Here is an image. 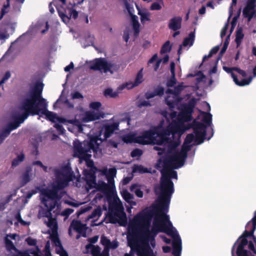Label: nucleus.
<instances>
[{"label": "nucleus", "instance_id": "nucleus-19", "mask_svg": "<svg viewBox=\"0 0 256 256\" xmlns=\"http://www.w3.org/2000/svg\"><path fill=\"white\" fill-rule=\"evenodd\" d=\"M118 122L105 124L104 126V140H106L111 136L114 130H118Z\"/></svg>", "mask_w": 256, "mask_h": 256}, {"label": "nucleus", "instance_id": "nucleus-40", "mask_svg": "<svg viewBox=\"0 0 256 256\" xmlns=\"http://www.w3.org/2000/svg\"><path fill=\"white\" fill-rule=\"evenodd\" d=\"M90 177L86 180V184L89 189H92L96 186V176L93 174H90Z\"/></svg>", "mask_w": 256, "mask_h": 256}, {"label": "nucleus", "instance_id": "nucleus-49", "mask_svg": "<svg viewBox=\"0 0 256 256\" xmlns=\"http://www.w3.org/2000/svg\"><path fill=\"white\" fill-rule=\"evenodd\" d=\"M172 47L170 46V42L169 40L166 41L162 46L160 52L161 54L168 52L170 51Z\"/></svg>", "mask_w": 256, "mask_h": 256}, {"label": "nucleus", "instance_id": "nucleus-20", "mask_svg": "<svg viewBox=\"0 0 256 256\" xmlns=\"http://www.w3.org/2000/svg\"><path fill=\"white\" fill-rule=\"evenodd\" d=\"M70 170L71 169L68 166H65L60 170H56L55 174L56 178H62L70 180Z\"/></svg>", "mask_w": 256, "mask_h": 256}, {"label": "nucleus", "instance_id": "nucleus-27", "mask_svg": "<svg viewBox=\"0 0 256 256\" xmlns=\"http://www.w3.org/2000/svg\"><path fill=\"white\" fill-rule=\"evenodd\" d=\"M125 88L124 86H121L118 88L116 91L114 92L111 88H108L106 89L104 92V94L105 96H109L112 98H116L118 96V94L121 91Z\"/></svg>", "mask_w": 256, "mask_h": 256}, {"label": "nucleus", "instance_id": "nucleus-45", "mask_svg": "<svg viewBox=\"0 0 256 256\" xmlns=\"http://www.w3.org/2000/svg\"><path fill=\"white\" fill-rule=\"evenodd\" d=\"M142 69H141L137 74L134 83L131 88L138 86L143 81Z\"/></svg>", "mask_w": 256, "mask_h": 256}, {"label": "nucleus", "instance_id": "nucleus-16", "mask_svg": "<svg viewBox=\"0 0 256 256\" xmlns=\"http://www.w3.org/2000/svg\"><path fill=\"white\" fill-rule=\"evenodd\" d=\"M173 234L174 237H172L174 240L172 243V254L174 256H180L182 251V240L176 230L174 232Z\"/></svg>", "mask_w": 256, "mask_h": 256}, {"label": "nucleus", "instance_id": "nucleus-42", "mask_svg": "<svg viewBox=\"0 0 256 256\" xmlns=\"http://www.w3.org/2000/svg\"><path fill=\"white\" fill-rule=\"evenodd\" d=\"M4 242L6 249L8 252H10L12 250H14L16 252L18 248L15 246L12 242L8 238L5 237Z\"/></svg>", "mask_w": 256, "mask_h": 256}, {"label": "nucleus", "instance_id": "nucleus-31", "mask_svg": "<svg viewBox=\"0 0 256 256\" xmlns=\"http://www.w3.org/2000/svg\"><path fill=\"white\" fill-rule=\"evenodd\" d=\"M95 188L104 194H107L110 192V186L105 182L102 180H99Z\"/></svg>", "mask_w": 256, "mask_h": 256}, {"label": "nucleus", "instance_id": "nucleus-34", "mask_svg": "<svg viewBox=\"0 0 256 256\" xmlns=\"http://www.w3.org/2000/svg\"><path fill=\"white\" fill-rule=\"evenodd\" d=\"M232 78H233L235 84L238 86H244L248 85L250 84L252 79V76H250L248 78H244L242 80L239 81L237 76L234 74H232Z\"/></svg>", "mask_w": 256, "mask_h": 256}, {"label": "nucleus", "instance_id": "nucleus-28", "mask_svg": "<svg viewBox=\"0 0 256 256\" xmlns=\"http://www.w3.org/2000/svg\"><path fill=\"white\" fill-rule=\"evenodd\" d=\"M188 130L192 128L194 132L206 130V126L203 123L194 120L192 124H187Z\"/></svg>", "mask_w": 256, "mask_h": 256}, {"label": "nucleus", "instance_id": "nucleus-15", "mask_svg": "<svg viewBox=\"0 0 256 256\" xmlns=\"http://www.w3.org/2000/svg\"><path fill=\"white\" fill-rule=\"evenodd\" d=\"M16 252V254H14L11 256H42L41 250L38 246L34 248H28L23 251L17 249Z\"/></svg>", "mask_w": 256, "mask_h": 256}, {"label": "nucleus", "instance_id": "nucleus-39", "mask_svg": "<svg viewBox=\"0 0 256 256\" xmlns=\"http://www.w3.org/2000/svg\"><path fill=\"white\" fill-rule=\"evenodd\" d=\"M194 32H190L188 36L184 39L182 46H186L190 44V46H192L194 44Z\"/></svg>", "mask_w": 256, "mask_h": 256}, {"label": "nucleus", "instance_id": "nucleus-4", "mask_svg": "<svg viewBox=\"0 0 256 256\" xmlns=\"http://www.w3.org/2000/svg\"><path fill=\"white\" fill-rule=\"evenodd\" d=\"M256 226L252 225L251 230L248 231L245 230L243 234L239 237V238L234 242L232 248V255H234V252L236 246H237L236 254L238 256H254L250 252L246 250L244 246L248 244V240L247 238L252 237L254 242H256V238L254 235Z\"/></svg>", "mask_w": 256, "mask_h": 256}, {"label": "nucleus", "instance_id": "nucleus-53", "mask_svg": "<svg viewBox=\"0 0 256 256\" xmlns=\"http://www.w3.org/2000/svg\"><path fill=\"white\" fill-rule=\"evenodd\" d=\"M101 244L108 249V246L110 245V239L104 236H102L100 238Z\"/></svg>", "mask_w": 256, "mask_h": 256}, {"label": "nucleus", "instance_id": "nucleus-63", "mask_svg": "<svg viewBox=\"0 0 256 256\" xmlns=\"http://www.w3.org/2000/svg\"><path fill=\"white\" fill-rule=\"evenodd\" d=\"M32 164L33 166H39L40 167L42 168L44 171L45 172H47L48 171V167L46 166H44L42 163L40 161V160H36V161H34L32 163Z\"/></svg>", "mask_w": 256, "mask_h": 256}, {"label": "nucleus", "instance_id": "nucleus-62", "mask_svg": "<svg viewBox=\"0 0 256 256\" xmlns=\"http://www.w3.org/2000/svg\"><path fill=\"white\" fill-rule=\"evenodd\" d=\"M162 8L161 4L158 2H153L150 6V10H160Z\"/></svg>", "mask_w": 256, "mask_h": 256}, {"label": "nucleus", "instance_id": "nucleus-36", "mask_svg": "<svg viewBox=\"0 0 256 256\" xmlns=\"http://www.w3.org/2000/svg\"><path fill=\"white\" fill-rule=\"evenodd\" d=\"M152 236L149 234H141L140 236V242L141 245L140 246H143L146 247H150V242Z\"/></svg>", "mask_w": 256, "mask_h": 256}, {"label": "nucleus", "instance_id": "nucleus-33", "mask_svg": "<svg viewBox=\"0 0 256 256\" xmlns=\"http://www.w3.org/2000/svg\"><path fill=\"white\" fill-rule=\"evenodd\" d=\"M194 132L195 134L194 142L196 144H202L206 138V130L198 131Z\"/></svg>", "mask_w": 256, "mask_h": 256}, {"label": "nucleus", "instance_id": "nucleus-2", "mask_svg": "<svg viewBox=\"0 0 256 256\" xmlns=\"http://www.w3.org/2000/svg\"><path fill=\"white\" fill-rule=\"evenodd\" d=\"M154 210L156 212H160L162 220H158L157 218L154 219V226L151 230H150L149 234L154 236L155 238L158 232H164L174 237L172 224L169 220V216L166 214L168 211H161L158 209L157 204L154 207Z\"/></svg>", "mask_w": 256, "mask_h": 256}, {"label": "nucleus", "instance_id": "nucleus-35", "mask_svg": "<svg viewBox=\"0 0 256 256\" xmlns=\"http://www.w3.org/2000/svg\"><path fill=\"white\" fill-rule=\"evenodd\" d=\"M122 196L124 200L128 203L134 206L136 205V202L132 201V200L134 199V195L130 193L126 190H122Z\"/></svg>", "mask_w": 256, "mask_h": 256}, {"label": "nucleus", "instance_id": "nucleus-43", "mask_svg": "<svg viewBox=\"0 0 256 256\" xmlns=\"http://www.w3.org/2000/svg\"><path fill=\"white\" fill-rule=\"evenodd\" d=\"M128 246L130 248L131 250L130 253H126L124 256H134V252H136V240L134 239H128Z\"/></svg>", "mask_w": 256, "mask_h": 256}, {"label": "nucleus", "instance_id": "nucleus-61", "mask_svg": "<svg viewBox=\"0 0 256 256\" xmlns=\"http://www.w3.org/2000/svg\"><path fill=\"white\" fill-rule=\"evenodd\" d=\"M50 243L49 241H48L45 245L44 248V252L45 256H52L50 250Z\"/></svg>", "mask_w": 256, "mask_h": 256}, {"label": "nucleus", "instance_id": "nucleus-38", "mask_svg": "<svg viewBox=\"0 0 256 256\" xmlns=\"http://www.w3.org/2000/svg\"><path fill=\"white\" fill-rule=\"evenodd\" d=\"M32 171V168L30 166L26 167L25 172L22 175V183L24 185L30 180V173Z\"/></svg>", "mask_w": 256, "mask_h": 256}, {"label": "nucleus", "instance_id": "nucleus-57", "mask_svg": "<svg viewBox=\"0 0 256 256\" xmlns=\"http://www.w3.org/2000/svg\"><path fill=\"white\" fill-rule=\"evenodd\" d=\"M101 106H102V104L99 102H92L90 104V108L91 109L96 110H98Z\"/></svg>", "mask_w": 256, "mask_h": 256}, {"label": "nucleus", "instance_id": "nucleus-9", "mask_svg": "<svg viewBox=\"0 0 256 256\" xmlns=\"http://www.w3.org/2000/svg\"><path fill=\"white\" fill-rule=\"evenodd\" d=\"M177 90L178 88H175V90L168 88L166 91V94H174L172 97L168 96L165 99L166 104L168 106L170 110L172 111L174 110L182 100V98L180 97L178 92Z\"/></svg>", "mask_w": 256, "mask_h": 256}, {"label": "nucleus", "instance_id": "nucleus-5", "mask_svg": "<svg viewBox=\"0 0 256 256\" xmlns=\"http://www.w3.org/2000/svg\"><path fill=\"white\" fill-rule=\"evenodd\" d=\"M160 129L154 128L153 129L144 130L136 138L135 142L142 145L155 144L162 145L165 144L164 140L159 136Z\"/></svg>", "mask_w": 256, "mask_h": 256}, {"label": "nucleus", "instance_id": "nucleus-47", "mask_svg": "<svg viewBox=\"0 0 256 256\" xmlns=\"http://www.w3.org/2000/svg\"><path fill=\"white\" fill-rule=\"evenodd\" d=\"M138 187L136 184H133L130 187V190L132 192H134L136 195L140 198L143 197L144 193L143 192L140 188H136Z\"/></svg>", "mask_w": 256, "mask_h": 256}, {"label": "nucleus", "instance_id": "nucleus-32", "mask_svg": "<svg viewBox=\"0 0 256 256\" xmlns=\"http://www.w3.org/2000/svg\"><path fill=\"white\" fill-rule=\"evenodd\" d=\"M50 238L52 242L56 246H58L62 250H64V248L59 239L58 232L56 229H52V234L50 236Z\"/></svg>", "mask_w": 256, "mask_h": 256}, {"label": "nucleus", "instance_id": "nucleus-46", "mask_svg": "<svg viewBox=\"0 0 256 256\" xmlns=\"http://www.w3.org/2000/svg\"><path fill=\"white\" fill-rule=\"evenodd\" d=\"M202 114H204L202 122L206 126H210L212 123V114L210 112H202Z\"/></svg>", "mask_w": 256, "mask_h": 256}, {"label": "nucleus", "instance_id": "nucleus-11", "mask_svg": "<svg viewBox=\"0 0 256 256\" xmlns=\"http://www.w3.org/2000/svg\"><path fill=\"white\" fill-rule=\"evenodd\" d=\"M74 150L75 154L80 160L87 162L90 160L92 156L90 154H88L91 152V150L88 146L86 148L83 147L81 143L74 144Z\"/></svg>", "mask_w": 256, "mask_h": 256}, {"label": "nucleus", "instance_id": "nucleus-23", "mask_svg": "<svg viewBox=\"0 0 256 256\" xmlns=\"http://www.w3.org/2000/svg\"><path fill=\"white\" fill-rule=\"evenodd\" d=\"M102 142V139L100 138L98 136H93L90 138V141L87 142L86 146L89 148V149L95 152L97 151V149Z\"/></svg>", "mask_w": 256, "mask_h": 256}, {"label": "nucleus", "instance_id": "nucleus-51", "mask_svg": "<svg viewBox=\"0 0 256 256\" xmlns=\"http://www.w3.org/2000/svg\"><path fill=\"white\" fill-rule=\"evenodd\" d=\"M229 38H230V35H228L227 36L226 39L225 40V42L223 44V46H222V48L221 49L220 53L219 54L218 60H220V56L226 52V51L228 48V44H229V42L228 41V39Z\"/></svg>", "mask_w": 256, "mask_h": 256}, {"label": "nucleus", "instance_id": "nucleus-14", "mask_svg": "<svg viewBox=\"0 0 256 256\" xmlns=\"http://www.w3.org/2000/svg\"><path fill=\"white\" fill-rule=\"evenodd\" d=\"M38 104H39L41 107L40 114L44 115L47 120L52 122H55V120L58 118L56 114L48 110V104L44 98H42Z\"/></svg>", "mask_w": 256, "mask_h": 256}, {"label": "nucleus", "instance_id": "nucleus-8", "mask_svg": "<svg viewBox=\"0 0 256 256\" xmlns=\"http://www.w3.org/2000/svg\"><path fill=\"white\" fill-rule=\"evenodd\" d=\"M114 64L112 62H108L104 58H98L91 62L90 65V68L94 70L102 71L106 73L110 72L113 73L112 69L114 67Z\"/></svg>", "mask_w": 256, "mask_h": 256}, {"label": "nucleus", "instance_id": "nucleus-37", "mask_svg": "<svg viewBox=\"0 0 256 256\" xmlns=\"http://www.w3.org/2000/svg\"><path fill=\"white\" fill-rule=\"evenodd\" d=\"M70 180L66 179V178H57V184L56 185H54V186H56V188L58 190L62 189L64 187L66 186L68 184V182H70Z\"/></svg>", "mask_w": 256, "mask_h": 256}, {"label": "nucleus", "instance_id": "nucleus-44", "mask_svg": "<svg viewBox=\"0 0 256 256\" xmlns=\"http://www.w3.org/2000/svg\"><path fill=\"white\" fill-rule=\"evenodd\" d=\"M192 118V114H186V113L181 112L178 116V120L182 122V123L184 124V122L190 121Z\"/></svg>", "mask_w": 256, "mask_h": 256}, {"label": "nucleus", "instance_id": "nucleus-29", "mask_svg": "<svg viewBox=\"0 0 256 256\" xmlns=\"http://www.w3.org/2000/svg\"><path fill=\"white\" fill-rule=\"evenodd\" d=\"M44 84L42 82H37L36 83L34 91L32 93V96H34V97H36L38 98H39V101L42 99L43 98L42 97V94L43 90Z\"/></svg>", "mask_w": 256, "mask_h": 256}, {"label": "nucleus", "instance_id": "nucleus-41", "mask_svg": "<svg viewBox=\"0 0 256 256\" xmlns=\"http://www.w3.org/2000/svg\"><path fill=\"white\" fill-rule=\"evenodd\" d=\"M244 37L243 34V30L242 28H238L236 31L235 41L237 45L238 46L240 44L242 40Z\"/></svg>", "mask_w": 256, "mask_h": 256}, {"label": "nucleus", "instance_id": "nucleus-12", "mask_svg": "<svg viewBox=\"0 0 256 256\" xmlns=\"http://www.w3.org/2000/svg\"><path fill=\"white\" fill-rule=\"evenodd\" d=\"M58 192L59 190L56 188V186H52L51 189L46 188L42 190L40 194L44 196L43 198H46L47 199V202L48 200H50V202H56L58 204V201L61 198L58 194Z\"/></svg>", "mask_w": 256, "mask_h": 256}, {"label": "nucleus", "instance_id": "nucleus-58", "mask_svg": "<svg viewBox=\"0 0 256 256\" xmlns=\"http://www.w3.org/2000/svg\"><path fill=\"white\" fill-rule=\"evenodd\" d=\"M26 242L27 244L30 246H35V248L37 246V240L36 239H34L32 237H28L26 239Z\"/></svg>", "mask_w": 256, "mask_h": 256}, {"label": "nucleus", "instance_id": "nucleus-1", "mask_svg": "<svg viewBox=\"0 0 256 256\" xmlns=\"http://www.w3.org/2000/svg\"><path fill=\"white\" fill-rule=\"evenodd\" d=\"M178 178L176 171L170 169L166 173L162 172L160 180L157 207L161 211H168L172 194L174 192V183L170 178Z\"/></svg>", "mask_w": 256, "mask_h": 256}, {"label": "nucleus", "instance_id": "nucleus-25", "mask_svg": "<svg viewBox=\"0 0 256 256\" xmlns=\"http://www.w3.org/2000/svg\"><path fill=\"white\" fill-rule=\"evenodd\" d=\"M100 117L101 115L98 112L90 111L86 112L82 118V121L84 122H88L98 120Z\"/></svg>", "mask_w": 256, "mask_h": 256}, {"label": "nucleus", "instance_id": "nucleus-17", "mask_svg": "<svg viewBox=\"0 0 256 256\" xmlns=\"http://www.w3.org/2000/svg\"><path fill=\"white\" fill-rule=\"evenodd\" d=\"M86 248L87 250H91V254L92 256H110L109 250L106 248H104L101 252V249L98 246L88 244L86 246Z\"/></svg>", "mask_w": 256, "mask_h": 256}, {"label": "nucleus", "instance_id": "nucleus-54", "mask_svg": "<svg viewBox=\"0 0 256 256\" xmlns=\"http://www.w3.org/2000/svg\"><path fill=\"white\" fill-rule=\"evenodd\" d=\"M164 88L160 86H158L154 90V92L156 96H162L164 94Z\"/></svg>", "mask_w": 256, "mask_h": 256}, {"label": "nucleus", "instance_id": "nucleus-30", "mask_svg": "<svg viewBox=\"0 0 256 256\" xmlns=\"http://www.w3.org/2000/svg\"><path fill=\"white\" fill-rule=\"evenodd\" d=\"M86 225L82 223L80 220H74L70 223V227L79 234H81L85 229Z\"/></svg>", "mask_w": 256, "mask_h": 256}, {"label": "nucleus", "instance_id": "nucleus-52", "mask_svg": "<svg viewBox=\"0 0 256 256\" xmlns=\"http://www.w3.org/2000/svg\"><path fill=\"white\" fill-rule=\"evenodd\" d=\"M102 214V212L101 208L100 207H98L96 208H95L90 215V218H93L96 216H100Z\"/></svg>", "mask_w": 256, "mask_h": 256}, {"label": "nucleus", "instance_id": "nucleus-18", "mask_svg": "<svg viewBox=\"0 0 256 256\" xmlns=\"http://www.w3.org/2000/svg\"><path fill=\"white\" fill-rule=\"evenodd\" d=\"M136 252L138 256H154L153 250L150 247L140 246L136 243Z\"/></svg>", "mask_w": 256, "mask_h": 256}, {"label": "nucleus", "instance_id": "nucleus-60", "mask_svg": "<svg viewBox=\"0 0 256 256\" xmlns=\"http://www.w3.org/2000/svg\"><path fill=\"white\" fill-rule=\"evenodd\" d=\"M142 152L141 150L138 148H136L132 150L130 154V156L132 158H135L136 156H140L142 155Z\"/></svg>", "mask_w": 256, "mask_h": 256}, {"label": "nucleus", "instance_id": "nucleus-21", "mask_svg": "<svg viewBox=\"0 0 256 256\" xmlns=\"http://www.w3.org/2000/svg\"><path fill=\"white\" fill-rule=\"evenodd\" d=\"M26 118V115H24V116H23L22 114H20L18 116H16L14 118V121L9 123L7 126L12 131L16 129L20 126V124L23 123L24 120Z\"/></svg>", "mask_w": 256, "mask_h": 256}, {"label": "nucleus", "instance_id": "nucleus-56", "mask_svg": "<svg viewBox=\"0 0 256 256\" xmlns=\"http://www.w3.org/2000/svg\"><path fill=\"white\" fill-rule=\"evenodd\" d=\"M48 221L47 223V226L48 227L52 228V229H56L57 230L58 225L56 222L52 218V216L50 218H48Z\"/></svg>", "mask_w": 256, "mask_h": 256}, {"label": "nucleus", "instance_id": "nucleus-7", "mask_svg": "<svg viewBox=\"0 0 256 256\" xmlns=\"http://www.w3.org/2000/svg\"><path fill=\"white\" fill-rule=\"evenodd\" d=\"M39 98L30 95V98H24L21 102L20 108L24 110L21 114L23 116L26 115L27 118L29 115H40L41 107L39 104Z\"/></svg>", "mask_w": 256, "mask_h": 256}, {"label": "nucleus", "instance_id": "nucleus-48", "mask_svg": "<svg viewBox=\"0 0 256 256\" xmlns=\"http://www.w3.org/2000/svg\"><path fill=\"white\" fill-rule=\"evenodd\" d=\"M134 172H138L140 174H144V173H149L150 172V170L144 167L142 165H136L134 166L133 170Z\"/></svg>", "mask_w": 256, "mask_h": 256}, {"label": "nucleus", "instance_id": "nucleus-55", "mask_svg": "<svg viewBox=\"0 0 256 256\" xmlns=\"http://www.w3.org/2000/svg\"><path fill=\"white\" fill-rule=\"evenodd\" d=\"M195 137L192 133L188 134L184 139V144H190L194 140Z\"/></svg>", "mask_w": 256, "mask_h": 256}, {"label": "nucleus", "instance_id": "nucleus-59", "mask_svg": "<svg viewBox=\"0 0 256 256\" xmlns=\"http://www.w3.org/2000/svg\"><path fill=\"white\" fill-rule=\"evenodd\" d=\"M11 131L12 130L7 126V128L0 134V137L2 138V140H4L5 138L9 136Z\"/></svg>", "mask_w": 256, "mask_h": 256}, {"label": "nucleus", "instance_id": "nucleus-10", "mask_svg": "<svg viewBox=\"0 0 256 256\" xmlns=\"http://www.w3.org/2000/svg\"><path fill=\"white\" fill-rule=\"evenodd\" d=\"M256 0H247L246 6L242 10V14L244 18L248 19V22L256 17Z\"/></svg>", "mask_w": 256, "mask_h": 256}, {"label": "nucleus", "instance_id": "nucleus-50", "mask_svg": "<svg viewBox=\"0 0 256 256\" xmlns=\"http://www.w3.org/2000/svg\"><path fill=\"white\" fill-rule=\"evenodd\" d=\"M138 14L140 16V20L142 23L144 21H150V13L148 12H142L140 10L138 11Z\"/></svg>", "mask_w": 256, "mask_h": 256}, {"label": "nucleus", "instance_id": "nucleus-13", "mask_svg": "<svg viewBox=\"0 0 256 256\" xmlns=\"http://www.w3.org/2000/svg\"><path fill=\"white\" fill-rule=\"evenodd\" d=\"M42 203L44 206L46 208H42L39 210V214L42 217L50 218L52 216V212L58 206V203L56 202H50L49 204L47 203V199L46 198H42L41 199Z\"/></svg>", "mask_w": 256, "mask_h": 256}, {"label": "nucleus", "instance_id": "nucleus-3", "mask_svg": "<svg viewBox=\"0 0 256 256\" xmlns=\"http://www.w3.org/2000/svg\"><path fill=\"white\" fill-rule=\"evenodd\" d=\"M187 130V124H184L182 122L178 120V121L173 120L167 128H160L159 136L164 140L165 144L170 143V146L175 148L178 146V144L174 142H170L172 140L169 136L172 135L174 138L176 134L178 133L182 134Z\"/></svg>", "mask_w": 256, "mask_h": 256}, {"label": "nucleus", "instance_id": "nucleus-24", "mask_svg": "<svg viewBox=\"0 0 256 256\" xmlns=\"http://www.w3.org/2000/svg\"><path fill=\"white\" fill-rule=\"evenodd\" d=\"M152 216L150 212L144 214V216L141 218L142 224L141 226V234H149L150 222V220H146L145 216Z\"/></svg>", "mask_w": 256, "mask_h": 256}, {"label": "nucleus", "instance_id": "nucleus-22", "mask_svg": "<svg viewBox=\"0 0 256 256\" xmlns=\"http://www.w3.org/2000/svg\"><path fill=\"white\" fill-rule=\"evenodd\" d=\"M182 18L180 16H174L168 22V27L173 31H176L181 28Z\"/></svg>", "mask_w": 256, "mask_h": 256}, {"label": "nucleus", "instance_id": "nucleus-26", "mask_svg": "<svg viewBox=\"0 0 256 256\" xmlns=\"http://www.w3.org/2000/svg\"><path fill=\"white\" fill-rule=\"evenodd\" d=\"M196 104V100L194 98H192L189 100L188 104L183 106V108L182 112L186 113V114H192L194 112V108Z\"/></svg>", "mask_w": 256, "mask_h": 256}, {"label": "nucleus", "instance_id": "nucleus-64", "mask_svg": "<svg viewBox=\"0 0 256 256\" xmlns=\"http://www.w3.org/2000/svg\"><path fill=\"white\" fill-rule=\"evenodd\" d=\"M116 174V168H110L108 170L106 177L108 178H114Z\"/></svg>", "mask_w": 256, "mask_h": 256}, {"label": "nucleus", "instance_id": "nucleus-6", "mask_svg": "<svg viewBox=\"0 0 256 256\" xmlns=\"http://www.w3.org/2000/svg\"><path fill=\"white\" fill-rule=\"evenodd\" d=\"M192 146L184 142L180 152H176L164 160V167H173L177 169L182 167L188 156V152L191 149Z\"/></svg>", "mask_w": 256, "mask_h": 256}]
</instances>
